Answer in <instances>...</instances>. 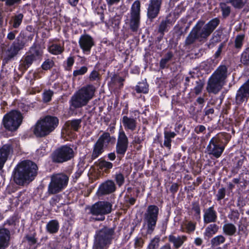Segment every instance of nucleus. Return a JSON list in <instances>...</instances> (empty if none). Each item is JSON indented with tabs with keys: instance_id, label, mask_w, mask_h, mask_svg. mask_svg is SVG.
<instances>
[{
	"instance_id": "f257e3e1",
	"label": "nucleus",
	"mask_w": 249,
	"mask_h": 249,
	"mask_svg": "<svg viewBox=\"0 0 249 249\" xmlns=\"http://www.w3.org/2000/svg\"><path fill=\"white\" fill-rule=\"evenodd\" d=\"M38 167L31 160H24L18 162L12 172V178L16 184L23 186L33 181L37 175Z\"/></svg>"
},
{
	"instance_id": "f03ea898",
	"label": "nucleus",
	"mask_w": 249,
	"mask_h": 249,
	"mask_svg": "<svg viewBox=\"0 0 249 249\" xmlns=\"http://www.w3.org/2000/svg\"><path fill=\"white\" fill-rule=\"evenodd\" d=\"M115 235V226L104 225L95 231L94 235V249H108L112 243Z\"/></svg>"
},
{
	"instance_id": "7ed1b4c3",
	"label": "nucleus",
	"mask_w": 249,
	"mask_h": 249,
	"mask_svg": "<svg viewBox=\"0 0 249 249\" xmlns=\"http://www.w3.org/2000/svg\"><path fill=\"white\" fill-rule=\"evenodd\" d=\"M89 214L92 216L89 218L90 222L103 221L105 215L109 214L112 210V204L106 200H99L91 206H88Z\"/></svg>"
},
{
	"instance_id": "20e7f679",
	"label": "nucleus",
	"mask_w": 249,
	"mask_h": 249,
	"mask_svg": "<svg viewBox=\"0 0 249 249\" xmlns=\"http://www.w3.org/2000/svg\"><path fill=\"white\" fill-rule=\"evenodd\" d=\"M95 87L87 85L77 90L71 97L70 103L74 108H80L88 104L94 96Z\"/></svg>"
},
{
	"instance_id": "39448f33",
	"label": "nucleus",
	"mask_w": 249,
	"mask_h": 249,
	"mask_svg": "<svg viewBox=\"0 0 249 249\" xmlns=\"http://www.w3.org/2000/svg\"><path fill=\"white\" fill-rule=\"evenodd\" d=\"M227 77V68L220 66L209 78L207 90L209 93L217 94L225 84Z\"/></svg>"
},
{
	"instance_id": "423d86ee",
	"label": "nucleus",
	"mask_w": 249,
	"mask_h": 249,
	"mask_svg": "<svg viewBox=\"0 0 249 249\" xmlns=\"http://www.w3.org/2000/svg\"><path fill=\"white\" fill-rule=\"evenodd\" d=\"M59 120L56 117L46 116L38 120L33 127L34 134L39 137L49 135L57 126Z\"/></svg>"
},
{
	"instance_id": "0eeeda50",
	"label": "nucleus",
	"mask_w": 249,
	"mask_h": 249,
	"mask_svg": "<svg viewBox=\"0 0 249 249\" xmlns=\"http://www.w3.org/2000/svg\"><path fill=\"white\" fill-rule=\"evenodd\" d=\"M69 177L64 173L52 175L48 186L49 194L54 195L62 192L68 185Z\"/></svg>"
},
{
	"instance_id": "6e6552de",
	"label": "nucleus",
	"mask_w": 249,
	"mask_h": 249,
	"mask_svg": "<svg viewBox=\"0 0 249 249\" xmlns=\"http://www.w3.org/2000/svg\"><path fill=\"white\" fill-rule=\"evenodd\" d=\"M160 209L157 205L151 204L147 206L143 214V221L146 225V232L151 234L154 231L158 220Z\"/></svg>"
},
{
	"instance_id": "1a4fd4ad",
	"label": "nucleus",
	"mask_w": 249,
	"mask_h": 249,
	"mask_svg": "<svg viewBox=\"0 0 249 249\" xmlns=\"http://www.w3.org/2000/svg\"><path fill=\"white\" fill-rule=\"evenodd\" d=\"M22 115L19 111L12 110L4 116L2 124L7 130L14 131L19 127L22 123Z\"/></svg>"
},
{
	"instance_id": "9d476101",
	"label": "nucleus",
	"mask_w": 249,
	"mask_h": 249,
	"mask_svg": "<svg viewBox=\"0 0 249 249\" xmlns=\"http://www.w3.org/2000/svg\"><path fill=\"white\" fill-rule=\"evenodd\" d=\"M219 22V21L217 18L213 19L201 29L204 22L202 21L198 22L195 27H194L197 35L198 39L199 41H201L204 39H206L217 26Z\"/></svg>"
},
{
	"instance_id": "9b49d317",
	"label": "nucleus",
	"mask_w": 249,
	"mask_h": 249,
	"mask_svg": "<svg viewBox=\"0 0 249 249\" xmlns=\"http://www.w3.org/2000/svg\"><path fill=\"white\" fill-rule=\"evenodd\" d=\"M141 3L138 0L133 3L131 8L130 27L133 31H136L140 24Z\"/></svg>"
},
{
	"instance_id": "f8f14e48",
	"label": "nucleus",
	"mask_w": 249,
	"mask_h": 249,
	"mask_svg": "<svg viewBox=\"0 0 249 249\" xmlns=\"http://www.w3.org/2000/svg\"><path fill=\"white\" fill-rule=\"evenodd\" d=\"M116 189L114 182L112 180L108 179L101 183L96 192L98 197H102L114 193Z\"/></svg>"
},
{
	"instance_id": "ddd939ff",
	"label": "nucleus",
	"mask_w": 249,
	"mask_h": 249,
	"mask_svg": "<svg viewBox=\"0 0 249 249\" xmlns=\"http://www.w3.org/2000/svg\"><path fill=\"white\" fill-rule=\"evenodd\" d=\"M224 149V147L220 144V140L217 137H213L207 146L208 154L213 156H220Z\"/></svg>"
},
{
	"instance_id": "4468645a",
	"label": "nucleus",
	"mask_w": 249,
	"mask_h": 249,
	"mask_svg": "<svg viewBox=\"0 0 249 249\" xmlns=\"http://www.w3.org/2000/svg\"><path fill=\"white\" fill-rule=\"evenodd\" d=\"M78 43L83 52L87 54L90 53L92 47L95 45L93 38L87 34L82 35Z\"/></svg>"
},
{
	"instance_id": "2eb2a0df",
	"label": "nucleus",
	"mask_w": 249,
	"mask_h": 249,
	"mask_svg": "<svg viewBox=\"0 0 249 249\" xmlns=\"http://www.w3.org/2000/svg\"><path fill=\"white\" fill-rule=\"evenodd\" d=\"M128 143V139L124 132L123 130H120L116 144L117 153L119 155H124L127 150Z\"/></svg>"
},
{
	"instance_id": "dca6fc26",
	"label": "nucleus",
	"mask_w": 249,
	"mask_h": 249,
	"mask_svg": "<svg viewBox=\"0 0 249 249\" xmlns=\"http://www.w3.org/2000/svg\"><path fill=\"white\" fill-rule=\"evenodd\" d=\"M26 249H36L39 245L36 232L34 231L26 234L23 239Z\"/></svg>"
},
{
	"instance_id": "f3484780",
	"label": "nucleus",
	"mask_w": 249,
	"mask_h": 249,
	"mask_svg": "<svg viewBox=\"0 0 249 249\" xmlns=\"http://www.w3.org/2000/svg\"><path fill=\"white\" fill-rule=\"evenodd\" d=\"M81 121L79 119L73 120L67 122L65 124L63 133L71 138L74 137V134L73 131H77L81 126Z\"/></svg>"
},
{
	"instance_id": "a211bd4d",
	"label": "nucleus",
	"mask_w": 249,
	"mask_h": 249,
	"mask_svg": "<svg viewBox=\"0 0 249 249\" xmlns=\"http://www.w3.org/2000/svg\"><path fill=\"white\" fill-rule=\"evenodd\" d=\"M203 212V223L208 224L212 223H215L218 219V215L216 211L214 208V205L204 209Z\"/></svg>"
},
{
	"instance_id": "6ab92c4d",
	"label": "nucleus",
	"mask_w": 249,
	"mask_h": 249,
	"mask_svg": "<svg viewBox=\"0 0 249 249\" xmlns=\"http://www.w3.org/2000/svg\"><path fill=\"white\" fill-rule=\"evenodd\" d=\"M161 0H150L147 9V16L150 19H153L157 17L159 13Z\"/></svg>"
},
{
	"instance_id": "aec40b11",
	"label": "nucleus",
	"mask_w": 249,
	"mask_h": 249,
	"mask_svg": "<svg viewBox=\"0 0 249 249\" xmlns=\"http://www.w3.org/2000/svg\"><path fill=\"white\" fill-rule=\"evenodd\" d=\"M24 44L17 39L5 51L6 57L8 59L15 56L20 50L23 48Z\"/></svg>"
},
{
	"instance_id": "412c9836",
	"label": "nucleus",
	"mask_w": 249,
	"mask_h": 249,
	"mask_svg": "<svg viewBox=\"0 0 249 249\" xmlns=\"http://www.w3.org/2000/svg\"><path fill=\"white\" fill-rule=\"evenodd\" d=\"M249 97V80L238 90L236 96V102L237 104H240Z\"/></svg>"
},
{
	"instance_id": "4be33fe9",
	"label": "nucleus",
	"mask_w": 249,
	"mask_h": 249,
	"mask_svg": "<svg viewBox=\"0 0 249 249\" xmlns=\"http://www.w3.org/2000/svg\"><path fill=\"white\" fill-rule=\"evenodd\" d=\"M249 97V80L238 90L236 96V102L237 104H240Z\"/></svg>"
},
{
	"instance_id": "5701e85b",
	"label": "nucleus",
	"mask_w": 249,
	"mask_h": 249,
	"mask_svg": "<svg viewBox=\"0 0 249 249\" xmlns=\"http://www.w3.org/2000/svg\"><path fill=\"white\" fill-rule=\"evenodd\" d=\"M76 154V147L74 145H64L55 150L54 156H73Z\"/></svg>"
},
{
	"instance_id": "b1692460",
	"label": "nucleus",
	"mask_w": 249,
	"mask_h": 249,
	"mask_svg": "<svg viewBox=\"0 0 249 249\" xmlns=\"http://www.w3.org/2000/svg\"><path fill=\"white\" fill-rule=\"evenodd\" d=\"M122 157H117L116 160L113 163L104 160H100L98 164L99 168L106 173L109 172V170L113 166H116L120 163Z\"/></svg>"
},
{
	"instance_id": "393cba45",
	"label": "nucleus",
	"mask_w": 249,
	"mask_h": 249,
	"mask_svg": "<svg viewBox=\"0 0 249 249\" xmlns=\"http://www.w3.org/2000/svg\"><path fill=\"white\" fill-rule=\"evenodd\" d=\"M10 232L8 229H0V249H6L9 246Z\"/></svg>"
},
{
	"instance_id": "a878e982",
	"label": "nucleus",
	"mask_w": 249,
	"mask_h": 249,
	"mask_svg": "<svg viewBox=\"0 0 249 249\" xmlns=\"http://www.w3.org/2000/svg\"><path fill=\"white\" fill-rule=\"evenodd\" d=\"M187 240V237L186 235H178L176 237L173 234H170L168 236V241L173 244L175 249H179Z\"/></svg>"
},
{
	"instance_id": "bb28decb",
	"label": "nucleus",
	"mask_w": 249,
	"mask_h": 249,
	"mask_svg": "<svg viewBox=\"0 0 249 249\" xmlns=\"http://www.w3.org/2000/svg\"><path fill=\"white\" fill-rule=\"evenodd\" d=\"M64 44L63 43H52L48 47V52L53 55L61 54L64 51Z\"/></svg>"
},
{
	"instance_id": "cd10ccee",
	"label": "nucleus",
	"mask_w": 249,
	"mask_h": 249,
	"mask_svg": "<svg viewBox=\"0 0 249 249\" xmlns=\"http://www.w3.org/2000/svg\"><path fill=\"white\" fill-rule=\"evenodd\" d=\"M59 223L57 219L50 220L46 225V231L49 234H55L59 229Z\"/></svg>"
},
{
	"instance_id": "c85d7f7f",
	"label": "nucleus",
	"mask_w": 249,
	"mask_h": 249,
	"mask_svg": "<svg viewBox=\"0 0 249 249\" xmlns=\"http://www.w3.org/2000/svg\"><path fill=\"white\" fill-rule=\"evenodd\" d=\"M219 227L214 223H210V224L206 227L204 232V236L205 238L209 239L215 234L218 231Z\"/></svg>"
},
{
	"instance_id": "c756f323",
	"label": "nucleus",
	"mask_w": 249,
	"mask_h": 249,
	"mask_svg": "<svg viewBox=\"0 0 249 249\" xmlns=\"http://www.w3.org/2000/svg\"><path fill=\"white\" fill-rule=\"evenodd\" d=\"M223 233L225 236H233L235 235L237 229L236 226L231 223H225L222 227Z\"/></svg>"
},
{
	"instance_id": "7c9ffc66",
	"label": "nucleus",
	"mask_w": 249,
	"mask_h": 249,
	"mask_svg": "<svg viewBox=\"0 0 249 249\" xmlns=\"http://www.w3.org/2000/svg\"><path fill=\"white\" fill-rule=\"evenodd\" d=\"M122 123L125 130L134 131L136 127V120L133 118L124 116L122 118Z\"/></svg>"
},
{
	"instance_id": "2f4dec72",
	"label": "nucleus",
	"mask_w": 249,
	"mask_h": 249,
	"mask_svg": "<svg viewBox=\"0 0 249 249\" xmlns=\"http://www.w3.org/2000/svg\"><path fill=\"white\" fill-rule=\"evenodd\" d=\"M88 165L85 162L84 159L80 157V160L77 165V170L72 175L73 179L77 180L82 175Z\"/></svg>"
},
{
	"instance_id": "473e14b6",
	"label": "nucleus",
	"mask_w": 249,
	"mask_h": 249,
	"mask_svg": "<svg viewBox=\"0 0 249 249\" xmlns=\"http://www.w3.org/2000/svg\"><path fill=\"white\" fill-rule=\"evenodd\" d=\"M35 60V54L26 55L20 61V67L22 70H26Z\"/></svg>"
},
{
	"instance_id": "72a5a7b5",
	"label": "nucleus",
	"mask_w": 249,
	"mask_h": 249,
	"mask_svg": "<svg viewBox=\"0 0 249 249\" xmlns=\"http://www.w3.org/2000/svg\"><path fill=\"white\" fill-rule=\"evenodd\" d=\"M98 141L104 145L109 143H114L116 139L114 137H111L109 133L104 132L100 136Z\"/></svg>"
},
{
	"instance_id": "f704fd0d",
	"label": "nucleus",
	"mask_w": 249,
	"mask_h": 249,
	"mask_svg": "<svg viewBox=\"0 0 249 249\" xmlns=\"http://www.w3.org/2000/svg\"><path fill=\"white\" fill-rule=\"evenodd\" d=\"M164 134V145L170 149L171 146V139L175 137L176 133L174 132H165Z\"/></svg>"
},
{
	"instance_id": "c9c22d12",
	"label": "nucleus",
	"mask_w": 249,
	"mask_h": 249,
	"mask_svg": "<svg viewBox=\"0 0 249 249\" xmlns=\"http://www.w3.org/2000/svg\"><path fill=\"white\" fill-rule=\"evenodd\" d=\"M160 241V237L158 235L155 236L150 240L146 249H159Z\"/></svg>"
},
{
	"instance_id": "e433bc0d",
	"label": "nucleus",
	"mask_w": 249,
	"mask_h": 249,
	"mask_svg": "<svg viewBox=\"0 0 249 249\" xmlns=\"http://www.w3.org/2000/svg\"><path fill=\"white\" fill-rule=\"evenodd\" d=\"M226 196V188L224 187L219 188L214 195L215 200L217 202H221Z\"/></svg>"
},
{
	"instance_id": "4c0bfd02",
	"label": "nucleus",
	"mask_w": 249,
	"mask_h": 249,
	"mask_svg": "<svg viewBox=\"0 0 249 249\" xmlns=\"http://www.w3.org/2000/svg\"><path fill=\"white\" fill-rule=\"evenodd\" d=\"M226 241V238L223 235H218L212 239L211 244L213 247H217L224 243Z\"/></svg>"
},
{
	"instance_id": "58836bf2",
	"label": "nucleus",
	"mask_w": 249,
	"mask_h": 249,
	"mask_svg": "<svg viewBox=\"0 0 249 249\" xmlns=\"http://www.w3.org/2000/svg\"><path fill=\"white\" fill-rule=\"evenodd\" d=\"M225 1L231 3L234 7L236 8H242L247 2V0H225Z\"/></svg>"
},
{
	"instance_id": "ea45409f",
	"label": "nucleus",
	"mask_w": 249,
	"mask_h": 249,
	"mask_svg": "<svg viewBox=\"0 0 249 249\" xmlns=\"http://www.w3.org/2000/svg\"><path fill=\"white\" fill-rule=\"evenodd\" d=\"M192 211L195 213L194 215L196 218H200L201 210L199 202L194 201L192 203Z\"/></svg>"
},
{
	"instance_id": "a19ab883",
	"label": "nucleus",
	"mask_w": 249,
	"mask_h": 249,
	"mask_svg": "<svg viewBox=\"0 0 249 249\" xmlns=\"http://www.w3.org/2000/svg\"><path fill=\"white\" fill-rule=\"evenodd\" d=\"M241 62L245 65H249V47L246 48L242 53Z\"/></svg>"
},
{
	"instance_id": "79ce46f5",
	"label": "nucleus",
	"mask_w": 249,
	"mask_h": 249,
	"mask_svg": "<svg viewBox=\"0 0 249 249\" xmlns=\"http://www.w3.org/2000/svg\"><path fill=\"white\" fill-rule=\"evenodd\" d=\"M196 39H198L197 35L194 28L186 39V44L187 45L191 44L193 43Z\"/></svg>"
},
{
	"instance_id": "37998d69",
	"label": "nucleus",
	"mask_w": 249,
	"mask_h": 249,
	"mask_svg": "<svg viewBox=\"0 0 249 249\" xmlns=\"http://www.w3.org/2000/svg\"><path fill=\"white\" fill-rule=\"evenodd\" d=\"M173 57V54L171 52H168L166 53L164 58H162L160 63V68L164 69L167 63Z\"/></svg>"
},
{
	"instance_id": "c03bdc74",
	"label": "nucleus",
	"mask_w": 249,
	"mask_h": 249,
	"mask_svg": "<svg viewBox=\"0 0 249 249\" xmlns=\"http://www.w3.org/2000/svg\"><path fill=\"white\" fill-rule=\"evenodd\" d=\"M104 151V144L101 143L98 140L94 145L93 149V154L96 156L101 155Z\"/></svg>"
},
{
	"instance_id": "a18cd8bd",
	"label": "nucleus",
	"mask_w": 249,
	"mask_h": 249,
	"mask_svg": "<svg viewBox=\"0 0 249 249\" xmlns=\"http://www.w3.org/2000/svg\"><path fill=\"white\" fill-rule=\"evenodd\" d=\"M240 213L236 209H231L230 213L228 214L229 218L232 221L236 222L239 218Z\"/></svg>"
},
{
	"instance_id": "49530a36",
	"label": "nucleus",
	"mask_w": 249,
	"mask_h": 249,
	"mask_svg": "<svg viewBox=\"0 0 249 249\" xmlns=\"http://www.w3.org/2000/svg\"><path fill=\"white\" fill-rule=\"evenodd\" d=\"M23 17V16L21 14H18L13 17V27L14 28H17L19 27L21 23Z\"/></svg>"
},
{
	"instance_id": "de8ad7c7",
	"label": "nucleus",
	"mask_w": 249,
	"mask_h": 249,
	"mask_svg": "<svg viewBox=\"0 0 249 249\" xmlns=\"http://www.w3.org/2000/svg\"><path fill=\"white\" fill-rule=\"evenodd\" d=\"M136 90L138 93H146L148 91V86L145 83H140L136 87Z\"/></svg>"
},
{
	"instance_id": "09e8293b",
	"label": "nucleus",
	"mask_w": 249,
	"mask_h": 249,
	"mask_svg": "<svg viewBox=\"0 0 249 249\" xmlns=\"http://www.w3.org/2000/svg\"><path fill=\"white\" fill-rule=\"evenodd\" d=\"M248 225L246 224H241L238 225V234L240 235H245L247 236L249 233V231L247 229Z\"/></svg>"
},
{
	"instance_id": "8fccbe9b",
	"label": "nucleus",
	"mask_w": 249,
	"mask_h": 249,
	"mask_svg": "<svg viewBox=\"0 0 249 249\" xmlns=\"http://www.w3.org/2000/svg\"><path fill=\"white\" fill-rule=\"evenodd\" d=\"M245 36L244 35H239L236 36L235 39V48L236 49H240L243 43Z\"/></svg>"
},
{
	"instance_id": "3c124183",
	"label": "nucleus",
	"mask_w": 249,
	"mask_h": 249,
	"mask_svg": "<svg viewBox=\"0 0 249 249\" xmlns=\"http://www.w3.org/2000/svg\"><path fill=\"white\" fill-rule=\"evenodd\" d=\"M221 10L222 12V15L224 17H227L231 12V8L225 2L220 3Z\"/></svg>"
},
{
	"instance_id": "603ef678",
	"label": "nucleus",
	"mask_w": 249,
	"mask_h": 249,
	"mask_svg": "<svg viewBox=\"0 0 249 249\" xmlns=\"http://www.w3.org/2000/svg\"><path fill=\"white\" fill-rule=\"evenodd\" d=\"M196 223L190 221L188 222L185 225L186 232L188 233H190L194 232L196 228Z\"/></svg>"
},
{
	"instance_id": "864d4df0",
	"label": "nucleus",
	"mask_w": 249,
	"mask_h": 249,
	"mask_svg": "<svg viewBox=\"0 0 249 249\" xmlns=\"http://www.w3.org/2000/svg\"><path fill=\"white\" fill-rule=\"evenodd\" d=\"M115 180L119 187L122 186L124 182V175L121 172L116 173L115 175Z\"/></svg>"
},
{
	"instance_id": "5fc2aeb1",
	"label": "nucleus",
	"mask_w": 249,
	"mask_h": 249,
	"mask_svg": "<svg viewBox=\"0 0 249 249\" xmlns=\"http://www.w3.org/2000/svg\"><path fill=\"white\" fill-rule=\"evenodd\" d=\"M52 161L54 163H63L70 160L73 157H52Z\"/></svg>"
},
{
	"instance_id": "6e6d98bb",
	"label": "nucleus",
	"mask_w": 249,
	"mask_h": 249,
	"mask_svg": "<svg viewBox=\"0 0 249 249\" xmlns=\"http://www.w3.org/2000/svg\"><path fill=\"white\" fill-rule=\"evenodd\" d=\"M53 65V61L51 59H47L42 63L41 67L44 70H48L52 68Z\"/></svg>"
},
{
	"instance_id": "4d7b16f0",
	"label": "nucleus",
	"mask_w": 249,
	"mask_h": 249,
	"mask_svg": "<svg viewBox=\"0 0 249 249\" xmlns=\"http://www.w3.org/2000/svg\"><path fill=\"white\" fill-rule=\"evenodd\" d=\"M11 148L9 145H4L0 148V156H8L10 154Z\"/></svg>"
},
{
	"instance_id": "13d9d810",
	"label": "nucleus",
	"mask_w": 249,
	"mask_h": 249,
	"mask_svg": "<svg viewBox=\"0 0 249 249\" xmlns=\"http://www.w3.org/2000/svg\"><path fill=\"white\" fill-rule=\"evenodd\" d=\"M53 92L51 90H46L43 94V100L44 102H48L51 100Z\"/></svg>"
},
{
	"instance_id": "bf43d9fd",
	"label": "nucleus",
	"mask_w": 249,
	"mask_h": 249,
	"mask_svg": "<svg viewBox=\"0 0 249 249\" xmlns=\"http://www.w3.org/2000/svg\"><path fill=\"white\" fill-rule=\"evenodd\" d=\"M18 221L17 216L13 215L7 219L4 222V225H8L9 226H15Z\"/></svg>"
},
{
	"instance_id": "052dcab7",
	"label": "nucleus",
	"mask_w": 249,
	"mask_h": 249,
	"mask_svg": "<svg viewBox=\"0 0 249 249\" xmlns=\"http://www.w3.org/2000/svg\"><path fill=\"white\" fill-rule=\"evenodd\" d=\"M88 71V68L86 66H83L80 69L76 70L73 72V75L76 77L78 75H82L86 73Z\"/></svg>"
},
{
	"instance_id": "680f3d73",
	"label": "nucleus",
	"mask_w": 249,
	"mask_h": 249,
	"mask_svg": "<svg viewBox=\"0 0 249 249\" xmlns=\"http://www.w3.org/2000/svg\"><path fill=\"white\" fill-rule=\"evenodd\" d=\"M204 84L201 81H197L196 85L194 89V92L196 95L200 93L203 89Z\"/></svg>"
},
{
	"instance_id": "e2e57ef3",
	"label": "nucleus",
	"mask_w": 249,
	"mask_h": 249,
	"mask_svg": "<svg viewBox=\"0 0 249 249\" xmlns=\"http://www.w3.org/2000/svg\"><path fill=\"white\" fill-rule=\"evenodd\" d=\"M242 180H243V185H241L242 190L245 189L247 184L249 183V174L247 173L241 174Z\"/></svg>"
},
{
	"instance_id": "0e129e2a",
	"label": "nucleus",
	"mask_w": 249,
	"mask_h": 249,
	"mask_svg": "<svg viewBox=\"0 0 249 249\" xmlns=\"http://www.w3.org/2000/svg\"><path fill=\"white\" fill-rule=\"evenodd\" d=\"M179 189V185L178 183H173L169 188V191L172 194L173 197H175V194L178 191Z\"/></svg>"
},
{
	"instance_id": "69168bd1",
	"label": "nucleus",
	"mask_w": 249,
	"mask_h": 249,
	"mask_svg": "<svg viewBox=\"0 0 249 249\" xmlns=\"http://www.w3.org/2000/svg\"><path fill=\"white\" fill-rule=\"evenodd\" d=\"M243 180H242V175H239L238 178H234L232 179L231 182L234 184L237 185V187L239 188V189H241V185H243Z\"/></svg>"
},
{
	"instance_id": "338daca9",
	"label": "nucleus",
	"mask_w": 249,
	"mask_h": 249,
	"mask_svg": "<svg viewBox=\"0 0 249 249\" xmlns=\"http://www.w3.org/2000/svg\"><path fill=\"white\" fill-rule=\"evenodd\" d=\"M60 200V197L58 195H55L52 197L50 200V205L54 207L56 205L57 203L59 202Z\"/></svg>"
},
{
	"instance_id": "774afa93",
	"label": "nucleus",
	"mask_w": 249,
	"mask_h": 249,
	"mask_svg": "<svg viewBox=\"0 0 249 249\" xmlns=\"http://www.w3.org/2000/svg\"><path fill=\"white\" fill-rule=\"evenodd\" d=\"M168 23V21L167 20L162 21L159 27V32L163 34V32L166 30Z\"/></svg>"
}]
</instances>
